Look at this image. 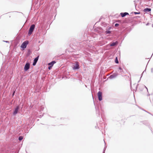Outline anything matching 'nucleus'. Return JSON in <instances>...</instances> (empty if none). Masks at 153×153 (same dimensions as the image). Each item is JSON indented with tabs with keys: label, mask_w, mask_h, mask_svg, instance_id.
Here are the masks:
<instances>
[{
	"label": "nucleus",
	"mask_w": 153,
	"mask_h": 153,
	"mask_svg": "<svg viewBox=\"0 0 153 153\" xmlns=\"http://www.w3.org/2000/svg\"><path fill=\"white\" fill-rule=\"evenodd\" d=\"M140 81V80H139V81H138V82H139Z\"/></svg>",
	"instance_id": "37998d69"
},
{
	"label": "nucleus",
	"mask_w": 153,
	"mask_h": 153,
	"mask_svg": "<svg viewBox=\"0 0 153 153\" xmlns=\"http://www.w3.org/2000/svg\"><path fill=\"white\" fill-rule=\"evenodd\" d=\"M134 2H135V1H134ZM134 4H135V7H136V6L137 5V4H135V3H134Z\"/></svg>",
	"instance_id": "f704fd0d"
},
{
	"label": "nucleus",
	"mask_w": 153,
	"mask_h": 153,
	"mask_svg": "<svg viewBox=\"0 0 153 153\" xmlns=\"http://www.w3.org/2000/svg\"><path fill=\"white\" fill-rule=\"evenodd\" d=\"M35 25L33 24L30 27L28 30L27 35L28 36H30L33 33L35 28Z\"/></svg>",
	"instance_id": "f03ea898"
},
{
	"label": "nucleus",
	"mask_w": 153,
	"mask_h": 153,
	"mask_svg": "<svg viewBox=\"0 0 153 153\" xmlns=\"http://www.w3.org/2000/svg\"><path fill=\"white\" fill-rule=\"evenodd\" d=\"M136 17H137V18H140V17L139 16H136Z\"/></svg>",
	"instance_id": "4c0bfd02"
},
{
	"label": "nucleus",
	"mask_w": 153,
	"mask_h": 153,
	"mask_svg": "<svg viewBox=\"0 0 153 153\" xmlns=\"http://www.w3.org/2000/svg\"><path fill=\"white\" fill-rule=\"evenodd\" d=\"M118 69L120 70V72H123V70L122 68L120 67H119Z\"/></svg>",
	"instance_id": "b1692460"
},
{
	"label": "nucleus",
	"mask_w": 153,
	"mask_h": 153,
	"mask_svg": "<svg viewBox=\"0 0 153 153\" xmlns=\"http://www.w3.org/2000/svg\"><path fill=\"white\" fill-rule=\"evenodd\" d=\"M149 25V23L148 22L146 24V25L148 26Z\"/></svg>",
	"instance_id": "c9c22d12"
},
{
	"label": "nucleus",
	"mask_w": 153,
	"mask_h": 153,
	"mask_svg": "<svg viewBox=\"0 0 153 153\" xmlns=\"http://www.w3.org/2000/svg\"><path fill=\"white\" fill-rule=\"evenodd\" d=\"M56 62L55 61V60L52 61L51 62L49 63L48 64V65H51V66H53L54 64H55V63H56Z\"/></svg>",
	"instance_id": "f3484780"
},
{
	"label": "nucleus",
	"mask_w": 153,
	"mask_h": 153,
	"mask_svg": "<svg viewBox=\"0 0 153 153\" xmlns=\"http://www.w3.org/2000/svg\"><path fill=\"white\" fill-rule=\"evenodd\" d=\"M31 53V50L30 49H28L27 51V56H29L30 55Z\"/></svg>",
	"instance_id": "a211bd4d"
},
{
	"label": "nucleus",
	"mask_w": 153,
	"mask_h": 153,
	"mask_svg": "<svg viewBox=\"0 0 153 153\" xmlns=\"http://www.w3.org/2000/svg\"><path fill=\"white\" fill-rule=\"evenodd\" d=\"M72 68L74 70L79 69L80 68L79 63L77 62H75V64L73 66Z\"/></svg>",
	"instance_id": "423d86ee"
},
{
	"label": "nucleus",
	"mask_w": 153,
	"mask_h": 153,
	"mask_svg": "<svg viewBox=\"0 0 153 153\" xmlns=\"http://www.w3.org/2000/svg\"><path fill=\"white\" fill-rule=\"evenodd\" d=\"M3 41L4 42H5L7 43H10L9 42V41H4V40H3Z\"/></svg>",
	"instance_id": "7c9ffc66"
},
{
	"label": "nucleus",
	"mask_w": 153,
	"mask_h": 153,
	"mask_svg": "<svg viewBox=\"0 0 153 153\" xmlns=\"http://www.w3.org/2000/svg\"><path fill=\"white\" fill-rule=\"evenodd\" d=\"M143 110H144V111H146V112H147V113H149V114H151V115H152V114L151 113H150V112H148V111H146V110H143Z\"/></svg>",
	"instance_id": "c85d7f7f"
},
{
	"label": "nucleus",
	"mask_w": 153,
	"mask_h": 153,
	"mask_svg": "<svg viewBox=\"0 0 153 153\" xmlns=\"http://www.w3.org/2000/svg\"><path fill=\"white\" fill-rule=\"evenodd\" d=\"M111 28V27H110L108 28H106V30L105 31V33L106 34H110L111 33V31L110 30Z\"/></svg>",
	"instance_id": "ddd939ff"
},
{
	"label": "nucleus",
	"mask_w": 153,
	"mask_h": 153,
	"mask_svg": "<svg viewBox=\"0 0 153 153\" xmlns=\"http://www.w3.org/2000/svg\"><path fill=\"white\" fill-rule=\"evenodd\" d=\"M125 37V36H124V38H123V39H124V37Z\"/></svg>",
	"instance_id": "c03bdc74"
},
{
	"label": "nucleus",
	"mask_w": 153,
	"mask_h": 153,
	"mask_svg": "<svg viewBox=\"0 0 153 153\" xmlns=\"http://www.w3.org/2000/svg\"><path fill=\"white\" fill-rule=\"evenodd\" d=\"M23 137L22 136H19V137L18 139L19 140L21 141L23 140Z\"/></svg>",
	"instance_id": "aec40b11"
},
{
	"label": "nucleus",
	"mask_w": 153,
	"mask_h": 153,
	"mask_svg": "<svg viewBox=\"0 0 153 153\" xmlns=\"http://www.w3.org/2000/svg\"><path fill=\"white\" fill-rule=\"evenodd\" d=\"M151 10V8L147 7L145 8L143 10V11L144 12H145V13H150Z\"/></svg>",
	"instance_id": "4468645a"
},
{
	"label": "nucleus",
	"mask_w": 153,
	"mask_h": 153,
	"mask_svg": "<svg viewBox=\"0 0 153 153\" xmlns=\"http://www.w3.org/2000/svg\"><path fill=\"white\" fill-rule=\"evenodd\" d=\"M49 66H48V69H49V70H50L51 68L53 67V66H51V65H49Z\"/></svg>",
	"instance_id": "c756f323"
},
{
	"label": "nucleus",
	"mask_w": 153,
	"mask_h": 153,
	"mask_svg": "<svg viewBox=\"0 0 153 153\" xmlns=\"http://www.w3.org/2000/svg\"><path fill=\"white\" fill-rule=\"evenodd\" d=\"M95 30L96 31L100 33L104 32L103 30L100 27H98L97 28L95 29Z\"/></svg>",
	"instance_id": "1a4fd4ad"
},
{
	"label": "nucleus",
	"mask_w": 153,
	"mask_h": 153,
	"mask_svg": "<svg viewBox=\"0 0 153 153\" xmlns=\"http://www.w3.org/2000/svg\"><path fill=\"white\" fill-rule=\"evenodd\" d=\"M141 123H142L143 124L146 125V126H148L149 128L150 129L151 131H152V130H151L152 128H151L150 126V124L147 121L145 120L141 121L140 122V123L139 124L140 125H141Z\"/></svg>",
	"instance_id": "39448f33"
},
{
	"label": "nucleus",
	"mask_w": 153,
	"mask_h": 153,
	"mask_svg": "<svg viewBox=\"0 0 153 153\" xmlns=\"http://www.w3.org/2000/svg\"><path fill=\"white\" fill-rule=\"evenodd\" d=\"M44 109V107H43L42 106H41L40 107V111H42Z\"/></svg>",
	"instance_id": "393cba45"
},
{
	"label": "nucleus",
	"mask_w": 153,
	"mask_h": 153,
	"mask_svg": "<svg viewBox=\"0 0 153 153\" xmlns=\"http://www.w3.org/2000/svg\"><path fill=\"white\" fill-rule=\"evenodd\" d=\"M146 71V70H145L144 71H143V73H142V74H141V77H140V78H141V77L142 76V75H143V73L144 72V71Z\"/></svg>",
	"instance_id": "e433bc0d"
},
{
	"label": "nucleus",
	"mask_w": 153,
	"mask_h": 153,
	"mask_svg": "<svg viewBox=\"0 0 153 153\" xmlns=\"http://www.w3.org/2000/svg\"><path fill=\"white\" fill-rule=\"evenodd\" d=\"M131 29L130 28H126L123 31V32H126V33L125 35V37H126L128 33L129 32L131 31Z\"/></svg>",
	"instance_id": "2eb2a0df"
},
{
	"label": "nucleus",
	"mask_w": 153,
	"mask_h": 153,
	"mask_svg": "<svg viewBox=\"0 0 153 153\" xmlns=\"http://www.w3.org/2000/svg\"><path fill=\"white\" fill-rule=\"evenodd\" d=\"M149 95H150V94H148L147 96H149Z\"/></svg>",
	"instance_id": "58836bf2"
},
{
	"label": "nucleus",
	"mask_w": 153,
	"mask_h": 153,
	"mask_svg": "<svg viewBox=\"0 0 153 153\" xmlns=\"http://www.w3.org/2000/svg\"><path fill=\"white\" fill-rule=\"evenodd\" d=\"M104 143H105V147L103 149V153H105V151L106 150V147L105 146L106 143H105V142L104 140Z\"/></svg>",
	"instance_id": "412c9836"
},
{
	"label": "nucleus",
	"mask_w": 153,
	"mask_h": 153,
	"mask_svg": "<svg viewBox=\"0 0 153 153\" xmlns=\"http://www.w3.org/2000/svg\"><path fill=\"white\" fill-rule=\"evenodd\" d=\"M12 101H13V100H12V101H11V103L12 102Z\"/></svg>",
	"instance_id": "49530a36"
},
{
	"label": "nucleus",
	"mask_w": 153,
	"mask_h": 153,
	"mask_svg": "<svg viewBox=\"0 0 153 153\" xmlns=\"http://www.w3.org/2000/svg\"><path fill=\"white\" fill-rule=\"evenodd\" d=\"M85 86L86 87H87V86H86V85H85Z\"/></svg>",
	"instance_id": "a18cd8bd"
},
{
	"label": "nucleus",
	"mask_w": 153,
	"mask_h": 153,
	"mask_svg": "<svg viewBox=\"0 0 153 153\" xmlns=\"http://www.w3.org/2000/svg\"><path fill=\"white\" fill-rule=\"evenodd\" d=\"M143 88H142V85L140 86L139 88V90L140 91H143Z\"/></svg>",
	"instance_id": "a878e982"
},
{
	"label": "nucleus",
	"mask_w": 153,
	"mask_h": 153,
	"mask_svg": "<svg viewBox=\"0 0 153 153\" xmlns=\"http://www.w3.org/2000/svg\"><path fill=\"white\" fill-rule=\"evenodd\" d=\"M102 153H103V152H102Z\"/></svg>",
	"instance_id": "09e8293b"
},
{
	"label": "nucleus",
	"mask_w": 153,
	"mask_h": 153,
	"mask_svg": "<svg viewBox=\"0 0 153 153\" xmlns=\"http://www.w3.org/2000/svg\"><path fill=\"white\" fill-rule=\"evenodd\" d=\"M97 95L99 100L101 101L102 100V92L101 91H99L97 93Z\"/></svg>",
	"instance_id": "6e6552de"
},
{
	"label": "nucleus",
	"mask_w": 153,
	"mask_h": 153,
	"mask_svg": "<svg viewBox=\"0 0 153 153\" xmlns=\"http://www.w3.org/2000/svg\"><path fill=\"white\" fill-rule=\"evenodd\" d=\"M119 24L118 23H116L114 25V26L115 27H117L118 26H119Z\"/></svg>",
	"instance_id": "bb28decb"
},
{
	"label": "nucleus",
	"mask_w": 153,
	"mask_h": 153,
	"mask_svg": "<svg viewBox=\"0 0 153 153\" xmlns=\"http://www.w3.org/2000/svg\"><path fill=\"white\" fill-rule=\"evenodd\" d=\"M105 22H103L102 23V26L105 25Z\"/></svg>",
	"instance_id": "473e14b6"
},
{
	"label": "nucleus",
	"mask_w": 153,
	"mask_h": 153,
	"mask_svg": "<svg viewBox=\"0 0 153 153\" xmlns=\"http://www.w3.org/2000/svg\"><path fill=\"white\" fill-rule=\"evenodd\" d=\"M30 68V63L27 61L24 67V70L25 72L27 71Z\"/></svg>",
	"instance_id": "0eeeda50"
},
{
	"label": "nucleus",
	"mask_w": 153,
	"mask_h": 153,
	"mask_svg": "<svg viewBox=\"0 0 153 153\" xmlns=\"http://www.w3.org/2000/svg\"><path fill=\"white\" fill-rule=\"evenodd\" d=\"M149 61H148V62L147 64H148V62H149Z\"/></svg>",
	"instance_id": "a19ab883"
},
{
	"label": "nucleus",
	"mask_w": 153,
	"mask_h": 153,
	"mask_svg": "<svg viewBox=\"0 0 153 153\" xmlns=\"http://www.w3.org/2000/svg\"><path fill=\"white\" fill-rule=\"evenodd\" d=\"M120 15L122 17H124L127 15H129V14L127 12L121 13Z\"/></svg>",
	"instance_id": "dca6fc26"
},
{
	"label": "nucleus",
	"mask_w": 153,
	"mask_h": 153,
	"mask_svg": "<svg viewBox=\"0 0 153 153\" xmlns=\"http://www.w3.org/2000/svg\"><path fill=\"white\" fill-rule=\"evenodd\" d=\"M29 44V41L26 40L21 45V48H22V50H24L26 48L27 45Z\"/></svg>",
	"instance_id": "20e7f679"
},
{
	"label": "nucleus",
	"mask_w": 153,
	"mask_h": 153,
	"mask_svg": "<svg viewBox=\"0 0 153 153\" xmlns=\"http://www.w3.org/2000/svg\"><path fill=\"white\" fill-rule=\"evenodd\" d=\"M138 85H139V84H137V86H136V89H137V86H138Z\"/></svg>",
	"instance_id": "72a5a7b5"
},
{
	"label": "nucleus",
	"mask_w": 153,
	"mask_h": 153,
	"mask_svg": "<svg viewBox=\"0 0 153 153\" xmlns=\"http://www.w3.org/2000/svg\"><path fill=\"white\" fill-rule=\"evenodd\" d=\"M20 109V106L19 105H17L14 108V110L13 113V115L15 116L19 112Z\"/></svg>",
	"instance_id": "7ed1b4c3"
},
{
	"label": "nucleus",
	"mask_w": 153,
	"mask_h": 153,
	"mask_svg": "<svg viewBox=\"0 0 153 153\" xmlns=\"http://www.w3.org/2000/svg\"><path fill=\"white\" fill-rule=\"evenodd\" d=\"M152 26L153 27V24H152Z\"/></svg>",
	"instance_id": "79ce46f5"
},
{
	"label": "nucleus",
	"mask_w": 153,
	"mask_h": 153,
	"mask_svg": "<svg viewBox=\"0 0 153 153\" xmlns=\"http://www.w3.org/2000/svg\"><path fill=\"white\" fill-rule=\"evenodd\" d=\"M114 62L116 64H118L119 63V61L118 59V57L117 56H116L115 58Z\"/></svg>",
	"instance_id": "6ab92c4d"
},
{
	"label": "nucleus",
	"mask_w": 153,
	"mask_h": 153,
	"mask_svg": "<svg viewBox=\"0 0 153 153\" xmlns=\"http://www.w3.org/2000/svg\"><path fill=\"white\" fill-rule=\"evenodd\" d=\"M118 44V42L116 41L115 42H111L110 43L109 45L111 46H116Z\"/></svg>",
	"instance_id": "f8f14e48"
},
{
	"label": "nucleus",
	"mask_w": 153,
	"mask_h": 153,
	"mask_svg": "<svg viewBox=\"0 0 153 153\" xmlns=\"http://www.w3.org/2000/svg\"><path fill=\"white\" fill-rule=\"evenodd\" d=\"M150 101L151 102H152L151 100L150 99Z\"/></svg>",
	"instance_id": "ea45409f"
},
{
	"label": "nucleus",
	"mask_w": 153,
	"mask_h": 153,
	"mask_svg": "<svg viewBox=\"0 0 153 153\" xmlns=\"http://www.w3.org/2000/svg\"><path fill=\"white\" fill-rule=\"evenodd\" d=\"M133 13H134V14L135 15H137V14H139L140 13V12H132L131 13V14Z\"/></svg>",
	"instance_id": "5701e85b"
},
{
	"label": "nucleus",
	"mask_w": 153,
	"mask_h": 153,
	"mask_svg": "<svg viewBox=\"0 0 153 153\" xmlns=\"http://www.w3.org/2000/svg\"><path fill=\"white\" fill-rule=\"evenodd\" d=\"M15 91H14L12 93V97H13L15 94Z\"/></svg>",
	"instance_id": "cd10ccee"
},
{
	"label": "nucleus",
	"mask_w": 153,
	"mask_h": 153,
	"mask_svg": "<svg viewBox=\"0 0 153 153\" xmlns=\"http://www.w3.org/2000/svg\"><path fill=\"white\" fill-rule=\"evenodd\" d=\"M94 104L95 106V108L96 110V114L97 116L98 117H100L101 115V117L103 120L102 117L103 115V111L101 109V112H100V111L99 110V105H95L94 102Z\"/></svg>",
	"instance_id": "f257e3e1"
},
{
	"label": "nucleus",
	"mask_w": 153,
	"mask_h": 153,
	"mask_svg": "<svg viewBox=\"0 0 153 153\" xmlns=\"http://www.w3.org/2000/svg\"><path fill=\"white\" fill-rule=\"evenodd\" d=\"M12 101H13V100H12V101H11V103L12 102Z\"/></svg>",
	"instance_id": "de8ad7c7"
},
{
	"label": "nucleus",
	"mask_w": 153,
	"mask_h": 153,
	"mask_svg": "<svg viewBox=\"0 0 153 153\" xmlns=\"http://www.w3.org/2000/svg\"><path fill=\"white\" fill-rule=\"evenodd\" d=\"M151 72L152 73H153V68H152L151 69Z\"/></svg>",
	"instance_id": "2f4dec72"
},
{
	"label": "nucleus",
	"mask_w": 153,
	"mask_h": 153,
	"mask_svg": "<svg viewBox=\"0 0 153 153\" xmlns=\"http://www.w3.org/2000/svg\"><path fill=\"white\" fill-rule=\"evenodd\" d=\"M39 58V55L37 56L36 58H35L33 60V66L36 65Z\"/></svg>",
	"instance_id": "9d476101"
},
{
	"label": "nucleus",
	"mask_w": 153,
	"mask_h": 153,
	"mask_svg": "<svg viewBox=\"0 0 153 153\" xmlns=\"http://www.w3.org/2000/svg\"><path fill=\"white\" fill-rule=\"evenodd\" d=\"M118 75L117 73H114L112 75H110L108 78L107 79H112L116 77Z\"/></svg>",
	"instance_id": "9b49d317"
},
{
	"label": "nucleus",
	"mask_w": 153,
	"mask_h": 153,
	"mask_svg": "<svg viewBox=\"0 0 153 153\" xmlns=\"http://www.w3.org/2000/svg\"><path fill=\"white\" fill-rule=\"evenodd\" d=\"M142 88H146V89L147 91L148 92V88H147L146 87V86H145V85H142Z\"/></svg>",
	"instance_id": "4be33fe9"
}]
</instances>
